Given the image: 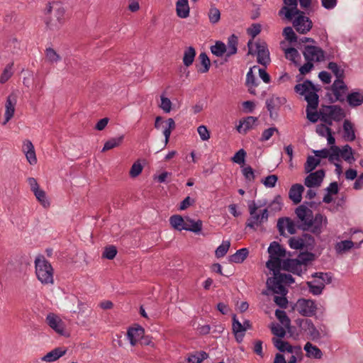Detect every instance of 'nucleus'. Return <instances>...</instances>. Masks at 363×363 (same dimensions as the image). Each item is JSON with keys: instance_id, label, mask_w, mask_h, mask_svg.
<instances>
[{"instance_id": "1", "label": "nucleus", "mask_w": 363, "mask_h": 363, "mask_svg": "<svg viewBox=\"0 0 363 363\" xmlns=\"http://www.w3.org/2000/svg\"><path fill=\"white\" fill-rule=\"evenodd\" d=\"M264 204L255 201L248 203L249 217L246 221V227L256 230L267 222L269 211L267 208H262Z\"/></svg>"}, {"instance_id": "2", "label": "nucleus", "mask_w": 363, "mask_h": 363, "mask_svg": "<svg viewBox=\"0 0 363 363\" xmlns=\"http://www.w3.org/2000/svg\"><path fill=\"white\" fill-rule=\"evenodd\" d=\"M35 272L38 280L43 285L54 284V269L44 256L39 255L35 259Z\"/></svg>"}, {"instance_id": "3", "label": "nucleus", "mask_w": 363, "mask_h": 363, "mask_svg": "<svg viewBox=\"0 0 363 363\" xmlns=\"http://www.w3.org/2000/svg\"><path fill=\"white\" fill-rule=\"evenodd\" d=\"M48 16L45 23L47 27L52 30H58L65 23V10L57 2L50 4L47 9Z\"/></svg>"}, {"instance_id": "4", "label": "nucleus", "mask_w": 363, "mask_h": 363, "mask_svg": "<svg viewBox=\"0 0 363 363\" xmlns=\"http://www.w3.org/2000/svg\"><path fill=\"white\" fill-rule=\"evenodd\" d=\"M294 89L296 93L304 96L309 107L317 109L318 106V89L311 82L307 80L302 84H296Z\"/></svg>"}, {"instance_id": "5", "label": "nucleus", "mask_w": 363, "mask_h": 363, "mask_svg": "<svg viewBox=\"0 0 363 363\" xmlns=\"http://www.w3.org/2000/svg\"><path fill=\"white\" fill-rule=\"evenodd\" d=\"M247 46L249 49L248 53L251 55L254 54V48H255V52L257 53V62L259 64L264 66L269 64L270 62L269 52L265 42H259L254 44L250 40Z\"/></svg>"}, {"instance_id": "6", "label": "nucleus", "mask_w": 363, "mask_h": 363, "mask_svg": "<svg viewBox=\"0 0 363 363\" xmlns=\"http://www.w3.org/2000/svg\"><path fill=\"white\" fill-rule=\"evenodd\" d=\"M294 309L303 316L311 317L316 313L317 305L313 300L299 298L294 306Z\"/></svg>"}, {"instance_id": "7", "label": "nucleus", "mask_w": 363, "mask_h": 363, "mask_svg": "<svg viewBox=\"0 0 363 363\" xmlns=\"http://www.w3.org/2000/svg\"><path fill=\"white\" fill-rule=\"evenodd\" d=\"M297 324L301 330L306 333L311 340H315L321 337V332L323 331L320 328L318 329L311 320L299 319Z\"/></svg>"}, {"instance_id": "8", "label": "nucleus", "mask_w": 363, "mask_h": 363, "mask_svg": "<svg viewBox=\"0 0 363 363\" xmlns=\"http://www.w3.org/2000/svg\"><path fill=\"white\" fill-rule=\"evenodd\" d=\"M303 55L306 60L320 62L325 60V53L322 48L315 45H306Z\"/></svg>"}, {"instance_id": "9", "label": "nucleus", "mask_w": 363, "mask_h": 363, "mask_svg": "<svg viewBox=\"0 0 363 363\" xmlns=\"http://www.w3.org/2000/svg\"><path fill=\"white\" fill-rule=\"evenodd\" d=\"M296 16H297L293 21V26L296 30L301 34H306L310 31L313 26L310 18L301 11Z\"/></svg>"}, {"instance_id": "10", "label": "nucleus", "mask_w": 363, "mask_h": 363, "mask_svg": "<svg viewBox=\"0 0 363 363\" xmlns=\"http://www.w3.org/2000/svg\"><path fill=\"white\" fill-rule=\"evenodd\" d=\"M308 227L305 228V230H310L314 234L319 235L322 233L323 228L326 226L328 220L323 215L318 213L313 217Z\"/></svg>"}, {"instance_id": "11", "label": "nucleus", "mask_w": 363, "mask_h": 363, "mask_svg": "<svg viewBox=\"0 0 363 363\" xmlns=\"http://www.w3.org/2000/svg\"><path fill=\"white\" fill-rule=\"evenodd\" d=\"M296 215L301 222V226L305 230V228L311 224L313 217V211L304 205H301L295 211Z\"/></svg>"}, {"instance_id": "12", "label": "nucleus", "mask_w": 363, "mask_h": 363, "mask_svg": "<svg viewBox=\"0 0 363 363\" xmlns=\"http://www.w3.org/2000/svg\"><path fill=\"white\" fill-rule=\"evenodd\" d=\"M47 324L57 333L63 335L65 334V323L62 319L55 313H49L46 316Z\"/></svg>"}, {"instance_id": "13", "label": "nucleus", "mask_w": 363, "mask_h": 363, "mask_svg": "<svg viewBox=\"0 0 363 363\" xmlns=\"http://www.w3.org/2000/svg\"><path fill=\"white\" fill-rule=\"evenodd\" d=\"M325 177V172L323 169L310 173L305 179L304 184L308 188L319 187Z\"/></svg>"}, {"instance_id": "14", "label": "nucleus", "mask_w": 363, "mask_h": 363, "mask_svg": "<svg viewBox=\"0 0 363 363\" xmlns=\"http://www.w3.org/2000/svg\"><path fill=\"white\" fill-rule=\"evenodd\" d=\"M284 2L286 6L279 11V15H284L287 19L291 20L300 13L297 9V0H284Z\"/></svg>"}, {"instance_id": "15", "label": "nucleus", "mask_w": 363, "mask_h": 363, "mask_svg": "<svg viewBox=\"0 0 363 363\" xmlns=\"http://www.w3.org/2000/svg\"><path fill=\"white\" fill-rule=\"evenodd\" d=\"M22 151L24 153L28 162L30 165H35L37 163V157L34 145L29 140H25L23 142Z\"/></svg>"}, {"instance_id": "16", "label": "nucleus", "mask_w": 363, "mask_h": 363, "mask_svg": "<svg viewBox=\"0 0 363 363\" xmlns=\"http://www.w3.org/2000/svg\"><path fill=\"white\" fill-rule=\"evenodd\" d=\"M331 89L336 100L340 101L345 100L347 91V86L343 82V79L335 80Z\"/></svg>"}, {"instance_id": "17", "label": "nucleus", "mask_w": 363, "mask_h": 363, "mask_svg": "<svg viewBox=\"0 0 363 363\" xmlns=\"http://www.w3.org/2000/svg\"><path fill=\"white\" fill-rule=\"evenodd\" d=\"M277 228L281 235H284L286 232L293 235L296 233V225L289 218H281L278 220Z\"/></svg>"}, {"instance_id": "18", "label": "nucleus", "mask_w": 363, "mask_h": 363, "mask_svg": "<svg viewBox=\"0 0 363 363\" xmlns=\"http://www.w3.org/2000/svg\"><path fill=\"white\" fill-rule=\"evenodd\" d=\"M282 269L298 275H300L304 270L303 266L298 259H288L284 261Z\"/></svg>"}, {"instance_id": "19", "label": "nucleus", "mask_w": 363, "mask_h": 363, "mask_svg": "<svg viewBox=\"0 0 363 363\" xmlns=\"http://www.w3.org/2000/svg\"><path fill=\"white\" fill-rule=\"evenodd\" d=\"M144 329L140 326L130 328L127 332V337L132 346H135L143 337Z\"/></svg>"}, {"instance_id": "20", "label": "nucleus", "mask_w": 363, "mask_h": 363, "mask_svg": "<svg viewBox=\"0 0 363 363\" xmlns=\"http://www.w3.org/2000/svg\"><path fill=\"white\" fill-rule=\"evenodd\" d=\"M283 282L281 281L280 279H276V275H274L273 277H270L267 281V285L269 289H271L274 293L280 294V295H286L287 291L283 285Z\"/></svg>"}, {"instance_id": "21", "label": "nucleus", "mask_w": 363, "mask_h": 363, "mask_svg": "<svg viewBox=\"0 0 363 363\" xmlns=\"http://www.w3.org/2000/svg\"><path fill=\"white\" fill-rule=\"evenodd\" d=\"M16 105V99L14 96H9L5 104V120L3 125H6L13 116Z\"/></svg>"}, {"instance_id": "22", "label": "nucleus", "mask_w": 363, "mask_h": 363, "mask_svg": "<svg viewBox=\"0 0 363 363\" xmlns=\"http://www.w3.org/2000/svg\"><path fill=\"white\" fill-rule=\"evenodd\" d=\"M286 102V99L284 96H278L273 95L266 101L267 110L272 116L274 111L278 110L282 105Z\"/></svg>"}, {"instance_id": "23", "label": "nucleus", "mask_w": 363, "mask_h": 363, "mask_svg": "<svg viewBox=\"0 0 363 363\" xmlns=\"http://www.w3.org/2000/svg\"><path fill=\"white\" fill-rule=\"evenodd\" d=\"M66 352L67 349L64 347H56L42 357L41 360L46 362H53L64 356Z\"/></svg>"}, {"instance_id": "24", "label": "nucleus", "mask_w": 363, "mask_h": 363, "mask_svg": "<svg viewBox=\"0 0 363 363\" xmlns=\"http://www.w3.org/2000/svg\"><path fill=\"white\" fill-rule=\"evenodd\" d=\"M304 191V187L302 184H295L291 186L289 189V199L295 204H298L301 201L302 194Z\"/></svg>"}, {"instance_id": "25", "label": "nucleus", "mask_w": 363, "mask_h": 363, "mask_svg": "<svg viewBox=\"0 0 363 363\" xmlns=\"http://www.w3.org/2000/svg\"><path fill=\"white\" fill-rule=\"evenodd\" d=\"M257 118L254 116H247L240 121L239 125L237 126V130L240 133L245 134L249 130L253 128Z\"/></svg>"}, {"instance_id": "26", "label": "nucleus", "mask_w": 363, "mask_h": 363, "mask_svg": "<svg viewBox=\"0 0 363 363\" xmlns=\"http://www.w3.org/2000/svg\"><path fill=\"white\" fill-rule=\"evenodd\" d=\"M169 223L171 226L177 230H186V217L183 218L180 215H173L169 218Z\"/></svg>"}, {"instance_id": "27", "label": "nucleus", "mask_w": 363, "mask_h": 363, "mask_svg": "<svg viewBox=\"0 0 363 363\" xmlns=\"http://www.w3.org/2000/svg\"><path fill=\"white\" fill-rule=\"evenodd\" d=\"M325 111L333 121H340L345 117L344 111L337 106H329Z\"/></svg>"}, {"instance_id": "28", "label": "nucleus", "mask_w": 363, "mask_h": 363, "mask_svg": "<svg viewBox=\"0 0 363 363\" xmlns=\"http://www.w3.org/2000/svg\"><path fill=\"white\" fill-rule=\"evenodd\" d=\"M268 252L270 257H279V259L286 257V250L278 242H272L268 247Z\"/></svg>"}, {"instance_id": "29", "label": "nucleus", "mask_w": 363, "mask_h": 363, "mask_svg": "<svg viewBox=\"0 0 363 363\" xmlns=\"http://www.w3.org/2000/svg\"><path fill=\"white\" fill-rule=\"evenodd\" d=\"M342 137L346 141H353L355 140L356 136L354 125L348 120L344 121Z\"/></svg>"}, {"instance_id": "30", "label": "nucleus", "mask_w": 363, "mask_h": 363, "mask_svg": "<svg viewBox=\"0 0 363 363\" xmlns=\"http://www.w3.org/2000/svg\"><path fill=\"white\" fill-rule=\"evenodd\" d=\"M233 331L235 334V338L238 342H241L245 335V330L241 323L234 315L233 317Z\"/></svg>"}, {"instance_id": "31", "label": "nucleus", "mask_w": 363, "mask_h": 363, "mask_svg": "<svg viewBox=\"0 0 363 363\" xmlns=\"http://www.w3.org/2000/svg\"><path fill=\"white\" fill-rule=\"evenodd\" d=\"M177 14L179 17L185 18L189 15L188 0H178L176 4Z\"/></svg>"}, {"instance_id": "32", "label": "nucleus", "mask_w": 363, "mask_h": 363, "mask_svg": "<svg viewBox=\"0 0 363 363\" xmlns=\"http://www.w3.org/2000/svg\"><path fill=\"white\" fill-rule=\"evenodd\" d=\"M283 49L286 58L291 61L296 66H298L300 64L301 55L298 50L294 48Z\"/></svg>"}, {"instance_id": "33", "label": "nucleus", "mask_w": 363, "mask_h": 363, "mask_svg": "<svg viewBox=\"0 0 363 363\" xmlns=\"http://www.w3.org/2000/svg\"><path fill=\"white\" fill-rule=\"evenodd\" d=\"M203 228V222L201 220H195L189 217H186V231L199 233Z\"/></svg>"}, {"instance_id": "34", "label": "nucleus", "mask_w": 363, "mask_h": 363, "mask_svg": "<svg viewBox=\"0 0 363 363\" xmlns=\"http://www.w3.org/2000/svg\"><path fill=\"white\" fill-rule=\"evenodd\" d=\"M306 356L310 358L320 359L323 356L321 350L311 342H307L304 346Z\"/></svg>"}, {"instance_id": "35", "label": "nucleus", "mask_w": 363, "mask_h": 363, "mask_svg": "<svg viewBox=\"0 0 363 363\" xmlns=\"http://www.w3.org/2000/svg\"><path fill=\"white\" fill-rule=\"evenodd\" d=\"M307 235L303 237H293L289 240V245L291 248L294 250H302L306 247V238Z\"/></svg>"}, {"instance_id": "36", "label": "nucleus", "mask_w": 363, "mask_h": 363, "mask_svg": "<svg viewBox=\"0 0 363 363\" xmlns=\"http://www.w3.org/2000/svg\"><path fill=\"white\" fill-rule=\"evenodd\" d=\"M307 285L309 289V291L313 295H320L322 294L325 286L316 278H313V280L307 282Z\"/></svg>"}, {"instance_id": "37", "label": "nucleus", "mask_w": 363, "mask_h": 363, "mask_svg": "<svg viewBox=\"0 0 363 363\" xmlns=\"http://www.w3.org/2000/svg\"><path fill=\"white\" fill-rule=\"evenodd\" d=\"M238 42V37L234 34L231 35L228 38V44L226 45L227 57H229L237 52Z\"/></svg>"}, {"instance_id": "38", "label": "nucleus", "mask_w": 363, "mask_h": 363, "mask_svg": "<svg viewBox=\"0 0 363 363\" xmlns=\"http://www.w3.org/2000/svg\"><path fill=\"white\" fill-rule=\"evenodd\" d=\"M248 254L249 251L247 248L240 249L230 257L229 261L234 263H242L247 258Z\"/></svg>"}, {"instance_id": "39", "label": "nucleus", "mask_w": 363, "mask_h": 363, "mask_svg": "<svg viewBox=\"0 0 363 363\" xmlns=\"http://www.w3.org/2000/svg\"><path fill=\"white\" fill-rule=\"evenodd\" d=\"M347 101L351 106H358L363 104V94L352 92L347 96Z\"/></svg>"}, {"instance_id": "40", "label": "nucleus", "mask_w": 363, "mask_h": 363, "mask_svg": "<svg viewBox=\"0 0 363 363\" xmlns=\"http://www.w3.org/2000/svg\"><path fill=\"white\" fill-rule=\"evenodd\" d=\"M267 267L273 272V274H279L281 268H282V264L281 259L279 257H270V259L266 263Z\"/></svg>"}, {"instance_id": "41", "label": "nucleus", "mask_w": 363, "mask_h": 363, "mask_svg": "<svg viewBox=\"0 0 363 363\" xmlns=\"http://www.w3.org/2000/svg\"><path fill=\"white\" fill-rule=\"evenodd\" d=\"M165 128L163 130V134L164 135V145L166 146L169 140V137L172 133V131L175 129L176 124L173 118H169L165 121Z\"/></svg>"}, {"instance_id": "42", "label": "nucleus", "mask_w": 363, "mask_h": 363, "mask_svg": "<svg viewBox=\"0 0 363 363\" xmlns=\"http://www.w3.org/2000/svg\"><path fill=\"white\" fill-rule=\"evenodd\" d=\"M45 61L49 64L57 63L61 60V56L52 48H46L45 51Z\"/></svg>"}, {"instance_id": "43", "label": "nucleus", "mask_w": 363, "mask_h": 363, "mask_svg": "<svg viewBox=\"0 0 363 363\" xmlns=\"http://www.w3.org/2000/svg\"><path fill=\"white\" fill-rule=\"evenodd\" d=\"M123 139H124V136L121 135L119 137L112 138L108 140L104 143V147L102 149V152H106V151L111 150L114 147H118L123 143Z\"/></svg>"}, {"instance_id": "44", "label": "nucleus", "mask_w": 363, "mask_h": 363, "mask_svg": "<svg viewBox=\"0 0 363 363\" xmlns=\"http://www.w3.org/2000/svg\"><path fill=\"white\" fill-rule=\"evenodd\" d=\"M246 84L248 87L249 92L251 94L255 95V87L257 86L256 79L252 72V69L250 68L246 76Z\"/></svg>"}, {"instance_id": "45", "label": "nucleus", "mask_w": 363, "mask_h": 363, "mask_svg": "<svg viewBox=\"0 0 363 363\" xmlns=\"http://www.w3.org/2000/svg\"><path fill=\"white\" fill-rule=\"evenodd\" d=\"M272 342L274 346L281 352H293V347L287 342L282 340L281 338L273 337Z\"/></svg>"}, {"instance_id": "46", "label": "nucleus", "mask_w": 363, "mask_h": 363, "mask_svg": "<svg viewBox=\"0 0 363 363\" xmlns=\"http://www.w3.org/2000/svg\"><path fill=\"white\" fill-rule=\"evenodd\" d=\"M272 342L274 346L281 352H293V347L287 342L282 340L281 338L273 337Z\"/></svg>"}, {"instance_id": "47", "label": "nucleus", "mask_w": 363, "mask_h": 363, "mask_svg": "<svg viewBox=\"0 0 363 363\" xmlns=\"http://www.w3.org/2000/svg\"><path fill=\"white\" fill-rule=\"evenodd\" d=\"M196 51L193 47H189L185 50L183 57V62L186 67H189L194 62Z\"/></svg>"}, {"instance_id": "48", "label": "nucleus", "mask_w": 363, "mask_h": 363, "mask_svg": "<svg viewBox=\"0 0 363 363\" xmlns=\"http://www.w3.org/2000/svg\"><path fill=\"white\" fill-rule=\"evenodd\" d=\"M211 51L217 57H222L224 54L227 57L226 45L221 41H217L214 45L211 46Z\"/></svg>"}, {"instance_id": "49", "label": "nucleus", "mask_w": 363, "mask_h": 363, "mask_svg": "<svg viewBox=\"0 0 363 363\" xmlns=\"http://www.w3.org/2000/svg\"><path fill=\"white\" fill-rule=\"evenodd\" d=\"M340 156L350 164L355 160L353 157L352 149L349 145H345L340 149Z\"/></svg>"}, {"instance_id": "50", "label": "nucleus", "mask_w": 363, "mask_h": 363, "mask_svg": "<svg viewBox=\"0 0 363 363\" xmlns=\"http://www.w3.org/2000/svg\"><path fill=\"white\" fill-rule=\"evenodd\" d=\"M320 160L315 156H308L304 169L306 173L311 172L320 164Z\"/></svg>"}, {"instance_id": "51", "label": "nucleus", "mask_w": 363, "mask_h": 363, "mask_svg": "<svg viewBox=\"0 0 363 363\" xmlns=\"http://www.w3.org/2000/svg\"><path fill=\"white\" fill-rule=\"evenodd\" d=\"M230 247V242L229 240H223L216 250L215 255L218 258L224 257L228 252Z\"/></svg>"}, {"instance_id": "52", "label": "nucleus", "mask_w": 363, "mask_h": 363, "mask_svg": "<svg viewBox=\"0 0 363 363\" xmlns=\"http://www.w3.org/2000/svg\"><path fill=\"white\" fill-rule=\"evenodd\" d=\"M33 194L36 197L37 200L40 203V204L44 208H48L50 206V202L47 199L45 191H43L41 189H38L36 191H33Z\"/></svg>"}, {"instance_id": "53", "label": "nucleus", "mask_w": 363, "mask_h": 363, "mask_svg": "<svg viewBox=\"0 0 363 363\" xmlns=\"http://www.w3.org/2000/svg\"><path fill=\"white\" fill-rule=\"evenodd\" d=\"M328 68L336 77V79H343L344 78V69H342L337 63L331 62H329Z\"/></svg>"}, {"instance_id": "54", "label": "nucleus", "mask_w": 363, "mask_h": 363, "mask_svg": "<svg viewBox=\"0 0 363 363\" xmlns=\"http://www.w3.org/2000/svg\"><path fill=\"white\" fill-rule=\"evenodd\" d=\"M275 315L284 327L286 328H289L291 321L284 311L279 309L276 310Z\"/></svg>"}, {"instance_id": "55", "label": "nucleus", "mask_w": 363, "mask_h": 363, "mask_svg": "<svg viewBox=\"0 0 363 363\" xmlns=\"http://www.w3.org/2000/svg\"><path fill=\"white\" fill-rule=\"evenodd\" d=\"M340 148L336 145L331 146L329 151L328 160L330 162L335 163L340 161Z\"/></svg>"}, {"instance_id": "56", "label": "nucleus", "mask_w": 363, "mask_h": 363, "mask_svg": "<svg viewBox=\"0 0 363 363\" xmlns=\"http://www.w3.org/2000/svg\"><path fill=\"white\" fill-rule=\"evenodd\" d=\"M199 60L201 65L203 66L202 69H199V72L201 73H206L209 70L211 62L208 55L205 52H201L199 55Z\"/></svg>"}, {"instance_id": "57", "label": "nucleus", "mask_w": 363, "mask_h": 363, "mask_svg": "<svg viewBox=\"0 0 363 363\" xmlns=\"http://www.w3.org/2000/svg\"><path fill=\"white\" fill-rule=\"evenodd\" d=\"M272 333L277 337V338L284 337L286 335L285 327L280 325L277 323H272L271 325Z\"/></svg>"}, {"instance_id": "58", "label": "nucleus", "mask_w": 363, "mask_h": 363, "mask_svg": "<svg viewBox=\"0 0 363 363\" xmlns=\"http://www.w3.org/2000/svg\"><path fill=\"white\" fill-rule=\"evenodd\" d=\"M143 169V167L139 160L135 162L130 167L129 174L132 178L139 176Z\"/></svg>"}, {"instance_id": "59", "label": "nucleus", "mask_w": 363, "mask_h": 363, "mask_svg": "<svg viewBox=\"0 0 363 363\" xmlns=\"http://www.w3.org/2000/svg\"><path fill=\"white\" fill-rule=\"evenodd\" d=\"M208 18L211 23L215 24L218 23L220 18V12L216 7H211L208 11Z\"/></svg>"}, {"instance_id": "60", "label": "nucleus", "mask_w": 363, "mask_h": 363, "mask_svg": "<svg viewBox=\"0 0 363 363\" xmlns=\"http://www.w3.org/2000/svg\"><path fill=\"white\" fill-rule=\"evenodd\" d=\"M313 277L316 278L319 281L322 282L323 286H325V284H330L332 281V277L330 274L328 273H315L313 275Z\"/></svg>"}, {"instance_id": "61", "label": "nucleus", "mask_w": 363, "mask_h": 363, "mask_svg": "<svg viewBox=\"0 0 363 363\" xmlns=\"http://www.w3.org/2000/svg\"><path fill=\"white\" fill-rule=\"evenodd\" d=\"M285 39L291 43L296 42L297 36L291 27H286L283 30Z\"/></svg>"}, {"instance_id": "62", "label": "nucleus", "mask_w": 363, "mask_h": 363, "mask_svg": "<svg viewBox=\"0 0 363 363\" xmlns=\"http://www.w3.org/2000/svg\"><path fill=\"white\" fill-rule=\"evenodd\" d=\"M161 103L160 107L165 112L169 113L172 110V102L170 99L164 95L160 96Z\"/></svg>"}, {"instance_id": "63", "label": "nucleus", "mask_w": 363, "mask_h": 363, "mask_svg": "<svg viewBox=\"0 0 363 363\" xmlns=\"http://www.w3.org/2000/svg\"><path fill=\"white\" fill-rule=\"evenodd\" d=\"M116 247L115 246L110 245L105 247L102 256L108 259H113L116 257Z\"/></svg>"}, {"instance_id": "64", "label": "nucleus", "mask_w": 363, "mask_h": 363, "mask_svg": "<svg viewBox=\"0 0 363 363\" xmlns=\"http://www.w3.org/2000/svg\"><path fill=\"white\" fill-rule=\"evenodd\" d=\"M278 180L277 176L274 174L269 175L262 180L263 184L268 188H273L275 186Z\"/></svg>"}]
</instances>
